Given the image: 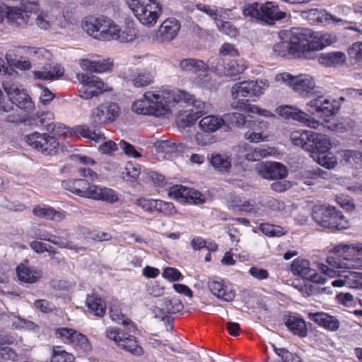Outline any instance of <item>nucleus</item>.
<instances>
[{
    "label": "nucleus",
    "mask_w": 362,
    "mask_h": 362,
    "mask_svg": "<svg viewBox=\"0 0 362 362\" xmlns=\"http://www.w3.org/2000/svg\"><path fill=\"white\" fill-rule=\"evenodd\" d=\"M184 95L182 93L175 95L170 90L146 91L141 98L133 103L132 110L137 115L164 117L171 112L172 102Z\"/></svg>",
    "instance_id": "f257e3e1"
},
{
    "label": "nucleus",
    "mask_w": 362,
    "mask_h": 362,
    "mask_svg": "<svg viewBox=\"0 0 362 362\" xmlns=\"http://www.w3.org/2000/svg\"><path fill=\"white\" fill-rule=\"evenodd\" d=\"M362 243L339 244L334 247L327 262L336 269H362Z\"/></svg>",
    "instance_id": "f03ea898"
},
{
    "label": "nucleus",
    "mask_w": 362,
    "mask_h": 362,
    "mask_svg": "<svg viewBox=\"0 0 362 362\" xmlns=\"http://www.w3.org/2000/svg\"><path fill=\"white\" fill-rule=\"evenodd\" d=\"M312 216L318 225L332 232L349 227V223L342 212L334 206L315 205L313 208Z\"/></svg>",
    "instance_id": "7ed1b4c3"
},
{
    "label": "nucleus",
    "mask_w": 362,
    "mask_h": 362,
    "mask_svg": "<svg viewBox=\"0 0 362 362\" xmlns=\"http://www.w3.org/2000/svg\"><path fill=\"white\" fill-rule=\"evenodd\" d=\"M129 8L141 23L153 26L163 13V6L157 0H127Z\"/></svg>",
    "instance_id": "20e7f679"
},
{
    "label": "nucleus",
    "mask_w": 362,
    "mask_h": 362,
    "mask_svg": "<svg viewBox=\"0 0 362 362\" xmlns=\"http://www.w3.org/2000/svg\"><path fill=\"white\" fill-rule=\"evenodd\" d=\"M2 86L9 100L6 103L4 101H0V110L8 112L13 110V105L25 110H29L33 107V103L30 97L23 89L21 88L11 81H4Z\"/></svg>",
    "instance_id": "39448f33"
},
{
    "label": "nucleus",
    "mask_w": 362,
    "mask_h": 362,
    "mask_svg": "<svg viewBox=\"0 0 362 362\" xmlns=\"http://www.w3.org/2000/svg\"><path fill=\"white\" fill-rule=\"evenodd\" d=\"M298 32L305 59L312 58V52L321 50L332 43L328 33L314 32L308 28H298Z\"/></svg>",
    "instance_id": "423d86ee"
},
{
    "label": "nucleus",
    "mask_w": 362,
    "mask_h": 362,
    "mask_svg": "<svg viewBox=\"0 0 362 362\" xmlns=\"http://www.w3.org/2000/svg\"><path fill=\"white\" fill-rule=\"evenodd\" d=\"M54 336L64 344L71 346L78 355H85L92 350L87 337L74 329L58 327L54 330Z\"/></svg>",
    "instance_id": "0eeeda50"
},
{
    "label": "nucleus",
    "mask_w": 362,
    "mask_h": 362,
    "mask_svg": "<svg viewBox=\"0 0 362 362\" xmlns=\"http://www.w3.org/2000/svg\"><path fill=\"white\" fill-rule=\"evenodd\" d=\"M274 79L276 82L286 83L302 98H310L314 93L315 83L309 75L293 76L288 72H284L276 74Z\"/></svg>",
    "instance_id": "6e6552de"
},
{
    "label": "nucleus",
    "mask_w": 362,
    "mask_h": 362,
    "mask_svg": "<svg viewBox=\"0 0 362 362\" xmlns=\"http://www.w3.org/2000/svg\"><path fill=\"white\" fill-rule=\"evenodd\" d=\"M272 49L277 57L286 59L305 58L298 29L291 31L286 40L274 44Z\"/></svg>",
    "instance_id": "1a4fd4ad"
},
{
    "label": "nucleus",
    "mask_w": 362,
    "mask_h": 362,
    "mask_svg": "<svg viewBox=\"0 0 362 362\" xmlns=\"http://www.w3.org/2000/svg\"><path fill=\"white\" fill-rule=\"evenodd\" d=\"M107 338L113 341L121 349L132 355L140 356L144 354V349L137 338L125 333L117 327H108L105 331Z\"/></svg>",
    "instance_id": "9d476101"
},
{
    "label": "nucleus",
    "mask_w": 362,
    "mask_h": 362,
    "mask_svg": "<svg viewBox=\"0 0 362 362\" xmlns=\"http://www.w3.org/2000/svg\"><path fill=\"white\" fill-rule=\"evenodd\" d=\"M25 141L28 145L47 156L56 154L59 146L57 139L47 133L35 132L27 135Z\"/></svg>",
    "instance_id": "9b49d317"
},
{
    "label": "nucleus",
    "mask_w": 362,
    "mask_h": 362,
    "mask_svg": "<svg viewBox=\"0 0 362 362\" xmlns=\"http://www.w3.org/2000/svg\"><path fill=\"white\" fill-rule=\"evenodd\" d=\"M76 78L81 84L79 94L83 99H90L109 90L107 86L95 75L78 74Z\"/></svg>",
    "instance_id": "f8f14e48"
},
{
    "label": "nucleus",
    "mask_w": 362,
    "mask_h": 362,
    "mask_svg": "<svg viewBox=\"0 0 362 362\" xmlns=\"http://www.w3.org/2000/svg\"><path fill=\"white\" fill-rule=\"evenodd\" d=\"M269 86L267 80L245 81L235 83L231 89L234 98L238 97L259 96Z\"/></svg>",
    "instance_id": "ddd939ff"
},
{
    "label": "nucleus",
    "mask_w": 362,
    "mask_h": 362,
    "mask_svg": "<svg viewBox=\"0 0 362 362\" xmlns=\"http://www.w3.org/2000/svg\"><path fill=\"white\" fill-rule=\"evenodd\" d=\"M168 196L180 203L202 204L205 202V197L200 192L182 185L170 187Z\"/></svg>",
    "instance_id": "4468645a"
},
{
    "label": "nucleus",
    "mask_w": 362,
    "mask_h": 362,
    "mask_svg": "<svg viewBox=\"0 0 362 362\" xmlns=\"http://www.w3.org/2000/svg\"><path fill=\"white\" fill-rule=\"evenodd\" d=\"M275 112L285 119L298 121L313 129H317L320 124L318 120L312 118L309 115L295 106L281 105L276 108Z\"/></svg>",
    "instance_id": "2eb2a0df"
},
{
    "label": "nucleus",
    "mask_w": 362,
    "mask_h": 362,
    "mask_svg": "<svg viewBox=\"0 0 362 362\" xmlns=\"http://www.w3.org/2000/svg\"><path fill=\"white\" fill-rule=\"evenodd\" d=\"M334 103L324 95H319L308 103V110L327 122V118L336 115L339 110Z\"/></svg>",
    "instance_id": "dca6fc26"
},
{
    "label": "nucleus",
    "mask_w": 362,
    "mask_h": 362,
    "mask_svg": "<svg viewBox=\"0 0 362 362\" xmlns=\"http://www.w3.org/2000/svg\"><path fill=\"white\" fill-rule=\"evenodd\" d=\"M247 65L246 62L243 59H218L214 70L218 74H223L226 76H237L245 71Z\"/></svg>",
    "instance_id": "f3484780"
},
{
    "label": "nucleus",
    "mask_w": 362,
    "mask_h": 362,
    "mask_svg": "<svg viewBox=\"0 0 362 362\" xmlns=\"http://www.w3.org/2000/svg\"><path fill=\"white\" fill-rule=\"evenodd\" d=\"M208 287L216 297L223 301L230 302L235 298V291L228 284L220 278L209 279Z\"/></svg>",
    "instance_id": "a211bd4d"
},
{
    "label": "nucleus",
    "mask_w": 362,
    "mask_h": 362,
    "mask_svg": "<svg viewBox=\"0 0 362 362\" xmlns=\"http://www.w3.org/2000/svg\"><path fill=\"white\" fill-rule=\"evenodd\" d=\"M86 179H68L62 182V187L65 190L80 197L90 199L92 186Z\"/></svg>",
    "instance_id": "6ab92c4d"
},
{
    "label": "nucleus",
    "mask_w": 362,
    "mask_h": 362,
    "mask_svg": "<svg viewBox=\"0 0 362 362\" xmlns=\"http://www.w3.org/2000/svg\"><path fill=\"white\" fill-rule=\"evenodd\" d=\"M181 28L180 22L175 18H168L160 25L156 38L160 42H170L177 35Z\"/></svg>",
    "instance_id": "aec40b11"
},
{
    "label": "nucleus",
    "mask_w": 362,
    "mask_h": 362,
    "mask_svg": "<svg viewBox=\"0 0 362 362\" xmlns=\"http://www.w3.org/2000/svg\"><path fill=\"white\" fill-rule=\"evenodd\" d=\"M259 20L269 25H274L276 21L284 19L286 12L279 10V5L274 1H266L260 4Z\"/></svg>",
    "instance_id": "412c9836"
},
{
    "label": "nucleus",
    "mask_w": 362,
    "mask_h": 362,
    "mask_svg": "<svg viewBox=\"0 0 362 362\" xmlns=\"http://www.w3.org/2000/svg\"><path fill=\"white\" fill-rule=\"evenodd\" d=\"M259 175L267 180H281L287 176L286 168L277 162H266L258 168Z\"/></svg>",
    "instance_id": "4be33fe9"
},
{
    "label": "nucleus",
    "mask_w": 362,
    "mask_h": 362,
    "mask_svg": "<svg viewBox=\"0 0 362 362\" xmlns=\"http://www.w3.org/2000/svg\"><path fill=\"white\" fill-rule=\"evenodd\" d=\"M308 318L318 326L331 332H335L339 328L340 322L337 317L330 315L326 313H310L308 314Z\"/></svg>",
    "instance_id": "5701e85b"
},
{
    "label": "nucleus",
    "mask_w": 362,
    "mask_h": 362,
    "mask_svg": "<svg viewBox=\"0 0 362 362\" xmlns=\"http://www.w3.org/2000/svg\"><path fill=\"white\" fill-rule=\"evenodd\" d=\"M171 92H173L175 95H178V93H182L185 94V95L183 97H180L179 100L176 102H172L170 107L175 106L176 104L180 102H184L187 105H192L193 107L191 110H194V112H196L197 115H199L200 117H202L207 112L206 103L201 100L195 98L193 95H191L189 93L182 90H171Z\"/></svg>",
    "instance_id": "b1692460"
},
{
    "label": "nucleus",
    "mask_w": 362,
    "mask_h": 362,
    "mask_svg": "<svg viewBox=\"0 0 362 362\" xmlns=\"http://www.w3.org/2000/svg\"><path fill=\"white\" fill-rule=\"evenodd\" d=\"M310 141L309 146L307 147V151L313 153L322 155L326 153L331 148L330 140L324 134L313 132Z\"/></svg>",
    "instance_id": "393cba45"
},
{
    "label": "nucleus",
    "mask_w": 362,
    "mask_h": 362,
    "mask_svg": "<svg viewBox=\"0 0 362 362\" xmlns=\"http://www.w3.org/2000/svg\"><path fill=\"white\" fill-rule=\"evenodd\" d=\"M119 33V27L117 25L115 24L111 19L101 16L100 25L99 26V40H117Z\"/></svg>",
    "instance_id": "a878e982"
},
{
    "label": "nucleus",
    "mask_w": 362,
    "mask_h": 362,
    "mask_svg": "<svg viewBox=\"0 0 362 362\" xmlns=\"http://www.w3.org/2000/svg\"><path fill=\"white\" fill-rule=\"evenodd\" d=\"M16 273L20 281L25 284H34L42 276V271L28 267L25 264H20L16 268Z\"/></svg>",
    "instance_id": "bb28decb"
},
{
    "label": "nucleus",
    "mask_w": 362,
    "mask_h": 362,
    "mask_svg": "<svg viewBox=\"0 0 362 362\" xmlns=\"http://www.w3.org/2000/svg\"><path fill=\"white\" fill-rule=\"evenodd\" d=\"M33 214L39 218H44L50 221H60L66 218V212L54 209L46 205H36L33 209Z\"/></svg>",
    "instance_id": "cd10ccee"
},
{
    "label": "nucleus",
    "mask_w": 362,
    "mask_h": 362,
    "mask_svg": "<svg viewBox=\"0 0 362 362\" xmlns=\"http://www.w3.org/2000/svg\"><path fill=\"white\" fill-rule=\"evenodd\" d=\"M64 73V69L60 65L55 64L52 66L49 64L43 66L40 71H33V76L35 79L54 81L63 76Z\"/></svg>",
    "instance_id": "c85d7f7f"
},
{
    "label": "nucleus",
    "mask_w": 362,
    "mask_h": 362,
    "mask_svg": "<svg viewBox=\"0 0 362 362\" xmlns=\"http://www.w3.org/2000/svg\"><path fill=\"white\" fill-rule=\"evenodd\" d=\"M89 313L95 316L103 317L106 313V302L98 295H88L86 300Z\"/></svg>",
    "instance_id": "c756f323"
},
{
    "label": "nucleus",
    "mask_w": 362,
    "mask_h": 362,
    "mask_svg": "<svg viewBox=\"0 0 362 362\" xmlns=\"http://www.w3.org/2000/svg\"><path fill=\"white\" fill-rule=\"evenodd\" d=\"M180 67L183 71L199 76L206 74L209 69L207 64L202 60L191 58L181 60Z\"/></svg>",
    "instance_id": "7c9ffc66"
},
{
    "label": "nucleus",
    "mask_w": 362,
    "mask_h": 362,
    "mask_svg": "<svg viewBox=\"0 0 362 362\" xmlns=\"http://www.w3.org/2000/svg\"><path fill=\"white\" fill-rule=\"evenodd\" d=\"M285 325L294 335L305 337L308 334L306 324L302 317L288 315L285 320Z\"/></svg>",
    "instance_id": "2f4dec72"
},
{
    "label": "nucleus",
    "mask_w": 362,
    "mask_h": 362,
    "mask_svg": "<svg viewBox=\"0 0 362 362\" xmlns=\"http://www.w3.org/2000/svg\"><path fill=\"white\" fill-rule=\"evenodd\" d=\"M92 188L90 199L105 201L112 204L118 201V196L112 189L99 187L95 185L92 186Z\"/></svg>",
    "instance_id": "473e14b6"
},
{
    "label": "nucleus",
    "mask_w": 362,
    "mask_h": 362,
    "mask_svg": "<svg viewBox=\"0 0 362 362\" xmlns=\"http://www.w3.org/2000/svg\"><path fill=\"white\" fill-rule=\"evenodd\" d=\"M130 81L135 88H143L151 85L154 76L149 71L136 69L132 73Z\"/></svg>",
    "instance_id": "72a5a7b5"
},
{
    "label": "nucleus",
    "mask_w": 362,
    "mask_h": 362,
    "mask_svg": "<svg viewBox=\"0 0 362 362\" xmlns=\"http://www.w3.org/2000/svg\"><path fill=\"white\" fill-rule=\"evenodd\" d=\"M225 124V119L216 115H209L203 117L199 123V127L205 132H214Z\"/></svg>",
    "instance_id": "f704fd0d"
},
{
    "label": "nucleus",
    "mask_w": 362,
    "mask_h": 362,
    "mask_svg": "<svg viewBox=\"0 0 362 362\" xmlns=\"http://www.w3.org/2000/svg\"><path fill=\"white\" fill-rule=\"evenodd\" d=\"M28 11L18 7H9L8 8L6 18L8 21L17 26H22L27 24Z\"/></svg>",
    "instance_id": "c9c22d12"
},
{
    "label": "nucleus",
    "mask_w": 362,
    "mask_h": 362,
    "mask_svg": "<svg viewBox=\"0 0 362 362\" xmlns=\"http://www.w3.org/2000/svg\"><path fill=\"white\" fill-rule=\"evenodd\" d=\"M13 338L8 335H0V358L4 360L16 361L18 358V354L11 347L4 346L6 344H12Z\"/></svg>",
    "instance_id": "e433bc0d"
},
{
    "label": "nucleus",
    "mask_w": 362,
    "mask_h": 362,
    "mask_svg": "<svg viewBox=\"0 0 362 362\" xmlns=\"http://www.w3.org/2000/svg\"><path fill=\"white\" fill-rule=\"evenodd\" d=\"M209 162L216 170L221 173H228L231 168L230 158L226 155L220 153L212 155Z\"/></svg>",
    "instance_id": "4c0bfd02"
},
{
    "label": "nucleus",
    "mask_w": 362,
    "mask_h": 362,
    "mask_svg": "<svg viewBox=\"0 0 362 362\" xmlns=\"http://www.w3.org/2000/svg\"><path fill=\"white\" fill-rule=\"evenodd\" d=\"M320 271L323 273V274L317 273L315 270L313 269L312 273H309L308 275V279L312 284H324L326 281V276L334 277L337 275V272L332 268H329L328 266L322 264L320 266Z\"/></svg>",
    "instance_id": "58836bf2"
},
{
    "label": "nucleus",
    "mask_w": 362,
    "mask_h": 362,
    "mask_svg": "<svg viewBox=\"0 0 362 362\" xmlns=\"http://www.w3.org/2000/svg\"><path fill=\"white\" fill-rule=\"evenodd\" d=\"M313 132L296 130L291 133L290 139L294 146H300L307 151Z\"/></svg>",
    "instance_id": "ea45409f"
},
{
    "label": "nucleus",
    "mask_w": 362,
    "mask_h": 362,
    "mask_svg": "<svg viewBox=\"0 0 362 362\" xmlns=\"http://www.w3.org/2000/svg\"><path fill=\"white\" fill-rule=\"evenodd\" d=\"M343 160L346 165L355 169L362 168V152L355 150H345L342 153Z\"/></svg>",
    "instance_id": "a19ab883"
},
{
    "label": "nucleus",
    "mask_w": 362,
    "mask_h": 362,
    "mask_svg": "<svg viewBox=\"0 0 362 362\" xmlns=\"http://www.w3.org/2000/svg\"><path fill=\"white\" fill-rule=\"evenodd\" d=\"M291 272L296 275L305 279L308 278L309 273L313 272V269L310 268V263L305 259H296L293 261L291 265Z\"/></svg>",
    "instance_id": "79ce46f5"
},
{
    "label": "nucleus",
    "mask_w": 362,
    "mask_h": 362,
    "mask_svg": "<svg viewBox=\"0 0 362 362\" xmlns=\"http://www.w3.org/2000/svg\"><path fill=\"white\" fill-rule=\"evenodd\" d=\"M320 60L325 66H332L344 64L346 60V56L341 52H329L322 54Z\"/></svg>",
    "instance_id": "37998d69"
},
{
    "label": "nucleus",
    "mask_w": 362,
    "mask_h": 362,
    "mask_svg": "<svg viewBox=\"0 0 362 362\" xmlns=\"http://www.w3.org/2000/svg\"><path fill=\"white\" fill-rule=\"evenodd\" d=\"M110 316L114 322L121 324L123 326H129V331L136 329L135 324L131 319L124 315L119 308H110Z\"/></svg>",
    "instance_id": "c03bdc74"
},
{
    "label": "nucleus",
    "mask_w": 362,
    "mask_h": 362,
    "mask_svg": "<svg viewBox=\"0 0 362 362\" xmlns=\"http://www.w3.org/2000/svg\"><path fill=\"white\" fill-rule=\"evenodd\" d=\"M51 362H75L74 356L67 352L62 346H54Z\"/></svg>",
    "instance_id": "a18cd8bd"
},
{
    "label": "nucleus",
    "mask_w": 362,
    "mask_h": 362,
    "mask_svg": "<svg viewBox=\"0 0 362 362\" xmlns=\"http://www.w3.org/2000/svg\"><path fill=\"white\" fill-rule=\"evenodd\" d=\"M90 123L94 127L108 124L103 104L93 110L90 117Z\"/></svg>",
    "instance_id": "49530a36"
},
{
    "label": "nucleus",
    "mask_w": 362,
    "mask_h": 362,
    "mask_svg": "<svg viewBox=\"0 0 362 362\" xmlns=\"http://www.w3.org/2000/svg\"><path fill=\"white\" fill-rule=\"evenodd\" d=\"M201 117L194 112V110L180 112L177 117V124L181 127H190L195 124L197 120Z\"/></svg>",
    "instance_id": "de8ad7c7"
},
{
    "label": "nucleus",
    "mask_w": 362,
    "mask_h": 362,
    "mask_svg": "<svg viewBox=\"0 0 362 362\" xmlns=\"http://www.w3.org/2000/svg\"><path fill=\"white\" fill-rule=\"evenodd\" d=\"M225 122L229 125L235 127H247L250 124V120H247L245 115L239 112H232L225 115Z\"/></svg>",
    "instance_id": "09e8293b"
},
{
    "label": "nucleus",
    "mask_w": 362,
    "mask_h": 362,
    "mask_svg": "<svg viewBox=\"0 0 362 362\" xmlns=\"http://www.w3.org/2000/svg\"><path fill=\"white\" fill-rule=\"evenodd\" d=\"M270 155L271 153L268 148H265L264 147H257L247 151V153L245 155V158L247 161L254 162L259 160Z\"/></svg>",
    "instance_id": "8fccbe9b"
},
{
    "label": "nucleus",
    "mask_w": 362,
    "mask_h": 362,
    "mask_svg": "<svg viewBox=\"0 0 362 362\" xmlns=\"http://www.w3.org/2000/svg\"><path fill=\"white\" fill-rule=\"evenodd\" d=\"M263 206L269 211L274 214L281 213L286 209L284 202L274 197H268Z\"/></svg>",
    "instance_id": "3c124183"
},
{
    "label": "nucleus",
    "mask_w": 362,
    "mask_h": 362,
    "mask_svg": "<svg viewBox=\"0 0 362 362\" xmlns=\"http://www.w3.org/2000/svg\"><path fill=\"white\" fill-rule=\"evenodd\" d=\"M272 346L275 354L281 358L283 362H301L297 354L290 352L288 349L278 348L274 344H272Z\"/></svg>",
    "instance_id": "603ef678"
},
{
    "label": "nucleus",
    "mask_w": 362,
    "mask_h": 362,
    "mask_svg": "<svg viewBox=\"0 0 362 362\" xmlns=\"http://www.w3.org/2000/svg\"><path fill=\"white\" fill-rule=\"evenodd\" d=\"M296 288H298L304 297H309L320 293V288L310 282L308 279L303 281L302 284L296 286Z\"/></svg>",
    "instance_id": "864d4df0"
},
{
    "label": "nucleus",
    "mask_w": 362,
    "mask_h": 362,
    "mask_svg": "<svg viewBox=\"0 0 362 362\" xmlns=\"http://www.w3.org/2000/svg\"><path fill=\"white\" fill-rule=\"evenodd\" d=\"M122 174L124 180L130 182H135L140 175V168L138 165L129 162L126 165L125 173Z\"/></svg>",
    "instance_id": "5fc2aeb1"
},
{
    "label": "nucleus",
    "mask_w": 362,
    "mask_h": 362,
    "mask_svg": "<svg viewBox=\"0 0 362 362\" xmlns=\"http://www.w3.org/2000/svg\"><path fill=\"white\" fill-rule=\"evenodd\" d=\"M101 16L98 18H92L89 21H86L83 28L86 32L94 38L99 39V26L100 25Z\"/></svg>",
    "instance_id": "6e6d98bb"
},
{
    "label": "nucleus",
    "mask_w": 362,
    "mask_h": 362,
    "mask_svg": "<svg viewBox=\"0 0 362 362\" xmlns=\"http://www.w3.org/2000/svg\"><path fill=\"white\" fill-rule=\"evenodd\" d=\"M156 212L161 214L165 216H172L175 215L177 211L172 202L158 199Z\"/></svg>",
    "instance_id": "4d7b16f0"
},
{
    "label": "nucleus",
    "mask_w": 362,
    "mask_h": 362,
    "mask_svg": "<svg viewBox=\"0 0 362 362\" xmlns=\"http://www.w3.org/2000/svg\"><path fill=\"white\" fill-rule=\"evenodd\" d=\"M259 229L264 235L269 237H280L284 234L283 228L267 223H261Z\"/></svg>",
    "instance_id": "13d9d810"
},
{
    "label": "nucleus",
    "mask_w": 362,
    "mask_h": 362,
    "mask_svg": "<svg viewBox=\"0 0 362 362\" xmlns=\"http://www.w3.org/2000/svg\"><path fill=\"white\" fill-rule=\"evenodd\" d=\"M158 199L139 198L136 200L135 204L139 207L141 208L144 211L153 214L156 212Z\"/></svg>",
    "instance_id": "bf43d9fd"
},
{
    "label": "nucleus",
    "mask_w": 362,
    "mask_h": 362,
    "mask_svg": "<svg viewBox=\"0 0 362 362\" xmlns=\"http://www.w3.org/2000/svg\"><path fill=\"white\" fill-rule=\"evenodd\" d=\"M346 284L350 288H362V272L347 271Z\"/></svg>",
    "instance_id": "052dcab7"
},
{
    "label": "nucleus",
    "mask_w": 362,
    "mask_h": 362,
    "mask_svg": "<svg viewBox=\"0 0 362 362\" xmlns=\"http://www.w3.org/2000/svg\"><path fill=\"white\" fill-rule=\"evenodd\" d=\"M49 242L59 246L61 248L74 250L76 252H78L79 250H85L84 247L78 248L76 246L74 245L72 243L69 242L66 238L64 237L52 235V238Z\"/></svg>",
    "instance_id": "680f3d73"
},
{
    "label": "nucleus",
    "mask_w": 362,
    "mask_h": 362,
    "mask_svg": "<svg viewBox=\"0 0 362 362\" xmlns=\"http://www.w3.org/2000/svg\"><path fill=\"white\" fill-rule=\"evenodd\" d=\"M105 110L106 111V117L107 123L113 122L119 116L120 107L118 104L115 103H103Z\"/></svg>",
    "instance_id": "e2e57ef3"
},
{
    "label": "nucleus",
    "mask_w": 362,
    "mask_h": 362,
    "mask_svg": "<svg viewBox=\"0 0 362 362\" xmlns=\"http://www.w3.org/2000/svg\"><path fill=\"white\" fill-rule=\"evenodd\" d=\"M165 308L168 314H176L181 312L184 306L180 299L172 298L165 300Z\"/></svg>",
    "instance_id": "0e129e2a"
},
{
    "label": "nucleus",
    "mask_w": 362,
    "mask_h": 362,
    "mask_svg": "<svg viewBox=\"0 0 362 362\" xmlns=\"http://www.w3.org/2000/svg\"><path fill=\"white\" fill-rule=\"evenodd\" d=\"M218 30L230 37H235L239 35V30L229 21H221L217 23Z\"/></svg>",
    "instance_id": "69168bd1"
},
{
    "label": "nucleus",
    "mask_w": 362,
    "mask_h": 362,
    "mask_svg": "<svg viewBox=\"0 0 362 362\" xmlns=\"http://www.w3.org/2000/svg\"><path fill=\"white\" fill-rule=\"evenodd\" d=\"M162 276L170 282L177 281L183 279V275L177 269L170 267H165L163 269Z\"/></svg>",
    "instance_id": "338daca9"
},
{
    "label": "nucleus",
    "mask_w": 362,
    "mask_h": 362,
    "mask_svg": "<svg viewBox=\"0 0 362 362\" xmlns=\"http://www.w3.org/2000/svg\"><path fill=\"white\" fill-rule=\"evenodd\" d=\"M117 35V40L120 42H132L136 36V30L135 28L129 26L126 27L123 30H121L119 28V33Z\"/></svg>",
    "instance_id": "774afa93"
}]
</instances>
